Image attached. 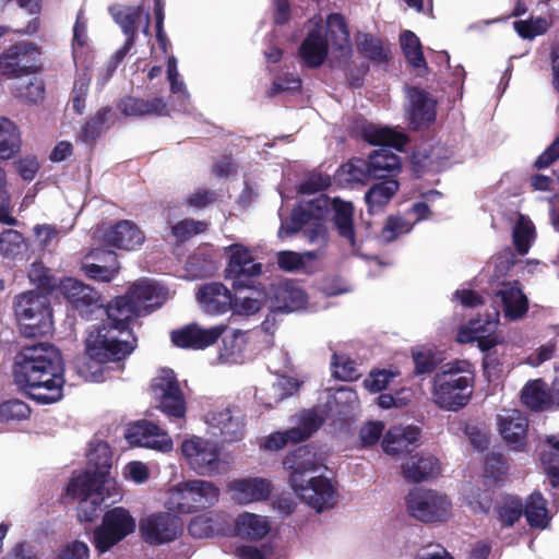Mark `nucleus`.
<instances>
[{
  "label": "nucleus",
  "instance_id": "f257e3e1",
  "mask_svg": "<svg viewBox=\"0 0 559 559\" xmlns=\"http://www.w3.org/2000/svg\"><path fill=\"white\" fill-rule=\"evenodd\" d=\"M331 215L338 236L355 253L358 243L354 229V206L352 202L338 198H329L325 194L301 202L293 210L289 221L282 223L278 237L285 238L299 230L302 231L308 242L323 247L328 239L325 218Z\"/></svg>",
  "mask_w": 559,
  "mask_h": 559
},
{
  "label": "nucleus",
  "instance_id": "f03ea898",
  "mask_svg": "<svg viewBox=\"0 0 559 559\" xmlns=\"http://www.w3.org/2000/svg\"><path fill=\"white\" fill-rule=\"evenodd\" d=\"M13 377L15 384L38 404H53L63 396V358L49 343L23 348L15 357Z\"/></svg>",
  "mask_w": 559,
  "mask_h": 559
},
{
  "label": "nucleus",
  "instance_id": "7ed1b4c3",
  "mask_svg": "<svg viewBox=\"0 0 559 559\" xmlns=\"http://www.w3.org/2000/svg\"><path fill=\"white\" fill-rule=\"evenodd\" d=\"M100 325L93 326L85 338V355L75 361L78 374L85 381L106 380L109 364L122 371L124 360L133 353L136 341L129 329L131 321L112 320L108 314Z\"/></svg>",
  "mask_w": 559,
  "mask_h": 559
},
{
  "label": "nucleus",
  "instance_id": "20e7f679",
  "mask_svg": "<svg viewBox=\"0 0 559 559\" xmlns=\"http://www.w3.org/2000/svg\"><path fill=\"white\" fill-rule=\"evenodd\" d=\"M284 467L289 471V484L296 496L316 512L332 509L338 500L332 480L316 475L323 466V457L308 447L298 448L284 459Z\"/></svg>",
  "mask_w": 559,
  "mask_h": 559
},
{
  "label": "nucleus",
  "instance_id": "39448f33",
  "mask_svg": "<svg viewBox=\"0 0 559 559\" xmlns=\"http://www.w3.org/2000/svg\"><path fill=\"white\" fill-rule=\"evenodd\" d=\"M310 28L299 47V56L310 68L320 67L331 51L336 59H346L352 53L349 33L344 17L337 13L330 14L326 26L321 16L309 21Z\"/></svg>",
  "mask_w": 559,
  "mask_h": 559
},
{
  "label": "nucleus",
  "instance_id": "423d86ee",
  "mask_svg": "<svg viewBox=\"0 0 559 559\" xmlns=\"http://www.w3.org/2000/svg\"><path fill=\"white\" fill-rule=\"evenodd\" d=\"M228 253L226 278L231 281L235 289L231 310L239 316L254 314L269 301L267 294L262 288L248 284L249 278L261 273L262 266L254 262L250 251L240 243L228 247Z\"/></svg>",
  "mask_w": 559,
  "mask_h": 559
},
{
  "label": "nucleus",
  "instance_id": "0eeeda50",
  "mask_svg": "<svg viewBox=\"0 0 559 559\" xmlns=\"http://www.w3.org/2000/svg\"><path fill=\"white\" fill-rule=\"evenodd\" d=\"M473 382L474 370L468 360L447 362L433 377L432 402L441 409L457 411L468 404Z\"/></svg>",
  "mask_w": 559,
  "mask_h": 559
},
{
  "label": "nucleus",
  "instance_id": "6e6552de",
  "mask_svg": "<svg viewBox=\"0 0 559 559\" xmlns=\"http://www.w3.org/2000/svg\"><path fill=\"white\" fill-rule=\"evenodd\" d=\"M167 298V292L156 282L147 278L135 282L129 292L116 298L106 314L112 320L132 321L134 318L150 313L160 307Z\"/></svg>",
  "mask_w": 559,
  "mask_h": 559
},
{
  "label": "nucleus",
  "instance_id": "1a4fd4ad",
  "mask_svg": "<svg viewBox=\"0 0 559 559\" xmlns=\"http://www.w3.org/2000/svg\"><path fill=\"white\" fill-rule=\"evenodd\" d=\"M14 313L23 335H46L52 328V316L47 296L38 292H25L15 297Z\"/></svg>",
  "mask_w": 559,
  "mask_h": 559
},
{
  "label": "nucleus",
  "instance_id": "9d476101",
  "mask_svg": "<svg viewBox=\"0 0 559 559\" xmlns=\"http://www.w3.org/2000/svg\"><path fill=\"white\" fill-rule=\"evenodd\" d=\"M180 450L187 464L199 475L217 476L228 469L216 440L193 435L182 441Z\"/></svg>",
  "mask_w": 559,
  "mask_h": 559
},
{
  "label": "nucleus",
  "instance_id": "9b49d317",
  "mask_svg": "<svg viewBox=\"0 0 559 559\" xmlns=\"http://www.w3.org/2000/svg\"><path fill=\"white\" fill-rule=\"evenodd\" d=\"M109 11L115 22L127 36V39L123 46L115 53L114 60L109 63L103 84L110 78L117 64L132 48L136 32L141 29L145 36L150 35V14L141 5L115 4L110 7Z\"/></svg>",
  "mask_w": 559,
  "mask_h": 559
},
{
  "label": "nucleus",
  "instance_id": "f8f14e48",
  "mask_svg": "<svg viewBox=\"0 0 559 559\" xmlns=\"http://www.w3.org/2000/svg\"><path fill=\"white\" fill-rule=\"evenodd\" d=\"M135 528L136 522L130 511L116 507L105 512L102 523L93 532L92 543L95 550L103 555L134 533Z\"/></svg>",
  "mask_w": 559,
  "mask_h": 559
},
{
  "label": "nucleus",
  "instance_id": "ddd939ff",
  "mask_svg": "<svg viewBox=\"0 0 559 559\" xmlns=\"http://www.w3.org/2000/svg\"><path fill=\"white\" fill-rule=\"evenodd\" d=\"M406 503L411 515L424 523L447 522L453 514L451 499L445 493L433 489L412 490Z\"/></svg>",
  "mask_w": 559,
  "mask_h": 559
},
{
  "label": "nucleus",
  "instance_id": "4468645a",
  "mask_svg": "<svg viewBox=\"0 0 559 559\" xmlns=\"http://www.w3.org/2000/svg\"><path fill=\"white\" fill-rule=\"evenodd\" d=\"M110 490L93 481L88 474L74 475L67 487L68 495L80 500L78 518L81 522H92L98 518L100 506L110 496Z\"/></svg>",
  "mask_w": 559,
  "mask_h": 559
},
{
  "label": "nucleus",
  "instance_id": "2eb2a0df",
  "mask_svg": "<svg viewBox=\"0 0 559 559\" xmlns=\"http://www.w3.org/2000/svg\"><path fill=\"white\" fill-rule=\"evenodd\" d=\"M206 431L213 437L221 438L223 442H238L246 435L245 414L235 406H217L203 416Z\"/></svg>",
  "mask_w": 559,
  "mask_h": 559
},
{
  "label": "nucleus",
  "instance_id": "dca6fc26",
  "mask_svg": "<svg viewBox=\"0 0 559 559\" xmlns=\"http://www.w3.org/2000/svg\"><path fill=\"white\" fill-rule=\"evenodd\" d=\"M152 393L157 408L169 418H182L186 415V402L171 369L162 368L152 381Z\"/></svg>",
  "mask_w": 559,
  "mask_h": 559
},
{
  "label": "nucleus",
  "instance_id": "f3484780",
  "mask_svg": "<svg viewBox=\"0 0 559 559\" xmlns=\"http://www.w3.org/2000/svg\"><path fill=\"white\" fill-rule=\"evenodd\" d=\"M143 540L150 545L174 542L182 531V523L173 512L158 511L143 516L139 523Z\"/></svg>",
  "mask_w": 559,
  "mask_h": 559
},
{
  "label": "nucleus",
  "instance_id": "a211bd4d",
  "mask_svg": "<svg viewBox=\"0 0 559 559\" xmlns=\"http://www.w3.org/2000/svg\"><path fill=\"white\" fill-rule=\"evenodd\" d=\"M124 438L131 445L163 453H168L174 449V442L168 432L145 419L130 424L124 431Z\"/></svg>",
  "mask_w": 559,
  "mask_h": 559
},
{
  "label": "nucleus",
  "instance_id": "6ab92c4d",
  "mask_svg": "<svg viewBox=\"0 0 559 559\" xmlns=\"http://www.w3.org/2000/svg\"><path fill=\"white\" fill-rule=\"evenodd\" d=\"M499 318V311L493 308L491 312L486 314V319L471 320L468 324H464L459 329L456 341L461 344L477 341L480 350L491 349L501 342L499 335L496 334Z\"/></svg>",
  "mask_w": 559,
  "mask_h": 559
},
{
  "label": "nucleus",
  "instance_id": "aec40b11",
  "mask_svg": "<svg viewBox=\"0 0 559 559\" xmlns=\"http://www.w3.org/2000/svg\"><path fill=\"white\" fill-rule=\"evenodd\" d=\"M300 419L301 427L273 432L262 439L260 447L266 451H278L290 442L302 441L322 425L324 416L317 411H307L301 414Z\"/></svg>",
  "mask_w": 559,
  "mask_h": 559
},
{
  "label": "nucleus",
  "instance_id": "412c9836",
  "mask_svg": "<svg viewBox=\"0 0 559 559\" xmlns=\"http://www.w3.org/2000/svg\"><path fill=\"white\" fill-rule=\"evenodd\" d=\"M62 295L80 311L81 316L88 318L92 314L103 317L104 308L98 293L90 286L74 278H66L60 283Z\"/></svg>",
  "mask_w": 559,
  "mask_h": 559
},
{
  "label": "nucleus",
  "instance_id": "4be33fe9",
  "mask_svg": "<svg viewBox=\"0 0 559 559\" xmlns=\"http://www.w3.org/2000/svg\"><path fill=\"white\" fill-rule=\"evenodd\" d=\"M269 307L272 312H296L308 308V296L294 282H285L272 286L269 296Z\"/></svg>",
  "mask_w": 559,
  "mask_h": 559
},
{
  "label": "nucleus",
  "instance_id": "5701e85b",
  "mask_svg": "<svg viewBox=\"0 0 559 559\" xmlns=\"http://www.w3.org/2000/svg\"><path fill=\"white\" fill-rule=\"evenodd\" d=\"M88 468L83 474H88L93 481L115 489L116 483L110 474L112 454L109 445L104 441H93L87 452Z\"/></svg>",
  "mask_w": 559,
  "mask_h": 559
},
{
  "label": "nucleus",
  "instance_id": "b1692460",
  "mask_svg": "<svg viewBox=\"0 0 559 559\" xmlns=\"http://www.w3.org/2000/svg\"><path fill=\"white\" fill-rule=\"evenodd\" d=\"M226 488L231 499L241 506L263 501L272 492L270 480L262 477L233 479L227 484Z\"/></svg>",
  "mask_w": 559,
  "mask_h": 559
},
{
  "label": "nucleus",
  "instance_id": "393cba45",
  "mask_svg": "<svg viewBox=\"0 0 559 559\" xmlns=\"http://www.w3.org/2000/svg\"><path fill=\"white\" fill-rule=\"evenodd\" d=\"M223 324L203 328L199 324H190L171 333L173 343L182 348L204 349L213 345L225 332Z\"/></svg>",
  "mask_w": 559,
  "mask_h": 559
},
{
  "label": "nucleus",
  "instance_id": "a878e982",
  "mask_svg": "<svg viewBox=\"0 0 559 559\" xmlns=\"http://www.w3.org/2000/svg\"><path fill=\"white\" fill-rule=\"evenodd\" d=\"M195 298L205 313L216 316L231 310V293L222 283L213 282L202 285Z\"/></svg>",
  "mask_w": 559,
  "mask_h": 559
},
{
  "label": "nucleus",
  "instance_id": "bb28decb",
  "mask_svg": "<svg viewBox=\"0 0 559 559\" xmlns=\"http://www.w3.org/2000/svg\"><path fill=\"white\" fill-rule=\"evenodd\" d=\"M498 429L503 441L514 451L526 445L528 421L519 412H508L498 417Z\"/></svg>",
  "mask_w": 559,
  "mask_h": 559
},
{
  "label": "nucleus",
  "instance_id": "cd10ccee",
  "mask_svg": "<svg viewBox=\"0 0 559 559\" xmlns=\"http://www.w3.org/2000/svg\"><path fill=\"white\" fill-rule=\"evenodd\" d=\"M302 382L293 377H278L272 384L260 388L255 393L258 403L271 409L283 400L294 395Z\"/></svg>",
  "mask_w": 559,
  "mask_h": 559
},
{
  "label": "nucleus",
  "instance_id": "c85d7f7f",
  "mask_svg": "<svg viewBox=\"0 0 559 559\" xmlns=\"http://www.w3.org/2000/svg\"><path fill=\"white\" fill-rule=\"evenodd\" d=\"M248 335L240 330H230L222 335L217 359L224 365L242 364L247 358Z\"/></svg>",
  "mask_w": 559,
  "mask_h": 559
},
{
  "label": "nucleus",
  "instance_id": "c756f323",
  "mask_svg": "<svg viewBox=\"0 0 559 559\" xmlns=\"http://www.w3.org/2000/svg\"><path fill=\"white\" fill-rule=\"evenodd\" d=\"M104 240L118 249L134 250L144 242L145 236L134 223L122 221L105 233Z\"/></svg>",
  "mask_w": 559,
  "mask_h": 559
},
{
  "label": "nucleus",
  "instance_id": "7c9ffc66",
  "mask_svg": "<svg viewBox=\"0 0 559 559\" xmlns=\"http://www.w3.org/2000/svg\"><path fill=\"white\" fill-rule=\"evenodd\" d=\"M420 431L415 426H393L382 439V449L388 455H399L418 442Z\"/></svg>",
  "mask_w": 559,
  "mask_h": 559
},
{
  "label": "nucleus",
  "instance_id": "2f4dec72",
  "mask_svg": "<svg viewBox=\"0 0 559 559\" xmlns=\"http://www.w3.org/2000/svg\"><path fill=\"white\" fill-rule=\"evenodd\" d=\"M164 507L175 515L198 513L189 480H182L166 491Z\"/></svg>",
  "mask_w": 559,
  "mask_h": 559
},
{
  "label": "nucleus",
  "instance_id": "473e14b6",
  "mask_svg": "<svg viewBox=\"0 0 559 559\" xmlns=\"http://www.w3.org/2000/svg\"><path fill=\"white\" fill-rule=\"evenodd\" d=\"M496 298L501 301L506 317L511 320L521 318L527 311V298L516 283H502Z\"/></svg>",
  "mask_w": 559,
  "mask_h": 559
},
{
  "label": "nucleus",
  "instance_id": "72a5a7b5",
  "mask_svg": "<svg viewBox=\"0 0 559 559\" xmlns=\"http://www.w3.org/2000/svg\"><path fill=\"white\" fill-rule=\"evenodd\" d=\"M234 525L237 536L252 540L264 538L271 531V522L267 516L251 512L238 514Z\"/></svg>",
  "mask_w": 559,
  "mask_h": 559
},
{
  "label": "nucleus",
  "instance_id": "f704fd0d",
  "mask_svg": "<svg viewBox=\"0 0 559 559\" xmlns=\"http://www.w3.org/2000/svg\"><path fill=\"white\" fill-rule=\"evenodd\" d=\"M91 257L99 263H84V273L94 280L110 282L118 273L117 255L112 251L94 250Z\"/></svg>",
  "mask_w": 559,
  "mask_h": 559
},
{
  "label": "nucleus",
  "instance_id": "c9c22d12",
  "mask_svg": "<svg viewBox=\"0 0 559 559\" xmlns=\"http://www.w3.org/2000/svg\"><path fill=\"white\" fill-rule=\"evenodd\" d=\"M408 98V116L415 127H421L433 121L436 116L433 99L418 88L409 90Z\"/></svg>",
  "mask_w": 559,
  "mask_h": 559
},
{
  "label": "nucleus",
  "instance_id": "e433bc0d",
  "mask_svg": "<svg viewBox=\"0 0 559 559\" xmlns=\"http://www.w3.org/2000/svg\"><path fill=\"white\" fill-rule=\"evenodd\" d=\"M167 79L170 85L171 96L166 102L171 111H186L189 107L190 95L187 91L185 82L181 80L177 69V60L175 57H168L167 63Z\"/></svg>",
  "mask_w": 559,
  "mask_h": 559
},
{
  "label": "nucleus",
  "instance_id": "4c0bfd02",
  "mask_svg": "<svg viewBox=\"0 0 559 559\" xmlns=\"http://www.w3.org/2000/svg\"><path fill=\"white\" fill-rule=\"evenodd\" d=\"M404 476L414 481L426 480L436 476L439 471L438 460L431 454L412 455L402 466Z\"/></svg>",
  "mask_w": 559,
  "mask_h": 559
},
{
  "label": "nucleus",
  "instance_id": "58836bf2",
  "mask_svg": "<svg viewBox=\"0 0 559 559\" xmlns=\"http://www.w3.org/2000/svg\"><path fill=\"white\" fill-rule=\"evenodd\" d=\"M361 135L372 145H383L396 150H401L407 140L401 132L370 122L361 126Z\"/></svg>",
  "mask_w": 559,
  "mask_h": 559
},
{
  "label": "nucleus",
  "instance_id": "ea45409f",
  "mask_svg": "<svg viewBox=\"0 0 559 559\" xmlns=\"http://www.w3.org/2000/svg\"><path fill=\"white\" fill-rule=\"evenodd\" d=\"M399 189L400 183L395 179H389L372 185L365 194L368 212L376 214L383 211Z\"/></svg>",
  "mask_w": 559,
  "mask_h": 559
},
{
  "label": "nucleus",
  "instance_id": "a19ab883",
  "mask_svg": "<svg viewBox=\"0 0 559 559\" xmlns=\"http://www.w3.org/2000/svg\"><path fill=\"white\" fill-rule=\"evenodd\" d=\"M451 151L441 143L420 146L414 154V160L424 169L440 170L450 158Z\"/></svg>",
  "mask_w": 559,
  "mask_h": 559
},
{
  "label": "nucleus",
  "instance_id": "79ce46f5",
  "mask_svg": "<svg viewBox=\"0 0 559 559\" xmlns=\"http://www.w3.org/2000/svg\"><path fill=\"white\" fill-rule=\"evenodd\" d=\"M121 110L127 116L169 115L168 104L157 97L152 100L128 97L121 102Z\"/></svg>",
  "mask_w": 559,
  "mask_h": 559
},
{
  "label": "nucleus",
  "instance_id": "37998d69",
  "mask_svg": "<svg viewBox=\"0 0 559 559\" xmlns=\"http://www.w3.org/2000/svg\"><path fill=\"white\" fill-rule=\"evenodd\" d=\"M368 164L371 177L374 178L394 175L401 166L400 157L386 147L374 151L369 156Z\"/></svg>",
  "mask_w": 559,
  "mask_h": 559
},
{
  "label": "nucleus",
  "instance_id": "c03bdc74",
  "mask_svg": "<svg viewBox=\"0 0 559 559\" xmlns=\"http://www.w3.org/2000/svg\"><path fill=\"white\" fill-rule=\"evenodd\" d=\"M189 533L197 538H206L224 533L221 513H203L193 518L188 526Z\"/></svg>",
  "mask_w": 559,
  "mask_h": 559
},
{
  "label": "nucleus",
  "instance_id": "a18cd8bd",
  "mask_svg": "<svg viewBox=\"0 0 559 559\" xmlns=\"http://www.w3.org/2000/svg\"><path fill=\"white\" fill-rule=\"evenodd\" d=\"M521 399L534 411L547 409L554 405L550 392L546 390V383L540 379L528 381L522 390Z\"/></svg>",
  "mask_w": 559,
  "mask_h": 559
},
{
  "label": "nucleus",
  "instance_id": "49530a36",
  "mask_svg": "<svg viewBox=\"0 0 559 559\" xmlns=\"http://www.w3.org/2000/svg\"><path fill=\"white\" fill-rule=\"evenodd\" d=\"M198 512L213 508L221 497V489L216 484L205 479H189Z\"/></svg>",
  "mask_w": 559,
  "mask_h": 559
},
{
  "label": "nucleus",
  "instance_id": "de8ad7c7",
  "mask_svg": "<svg viewBox=\"0 0 559 559\" xmlns=\"http://www.w3.org/2000/svg\"><path fill=\"white\" fill-rule=\"evenodd\" d=\"M12 48L26 76L41 69L40 46L32 41H21L12 45Z\"/></svg>",
  "mask_w": 559,
  "mask_h": 559
},
{
  "label": "nucleus",
  "instance_id": "09e8293b",
  "mask_svg": "<svg viewBox=\"0 0 559 559\" xmlns=\"http://www.w3.org/2000/svg\"><path fill=\"white\" fill-rule=\"evenodd\" d=\"M21 147V134L13 121L0 117V158L13 157Z\"/></svg>",
  "mask_w": 559,
  "mask_h": 559
},
{
  "label": "nucleus",
  "instance_id": "8fccbe9b",
  "mask_svg": "<svg viewBox=\"0 0 559 559\" xmlns=\"http://www.w3.org/2000/svg\"><path fill=\"white\" fill-rule=\"evenodd\" d=\"M525 516L531 526L545 528L550 520L546 500L539 492H533L525 504Z\"/></svg>",
  "mask_w": 559,
  "mask_h": 559
},
{
  "label": "nucleus",
  "instance_id": "3c124183",
  "mask_svg": "<svg viewBox=\"0 0 559 559\" xmlns=\"http://www.w3.org/2000/svg\"><path fill=\"white\" fill-rule=\"evenodd\" d=\"M336 177L341 183H364L371 177L369 164L359 158L349 160L338 168Z\"/></svg>",
  "mask_w": 559,
  "mask_h": 559
},
{
  "label": "nucleus",
  "instance_id": "603ef678",
  "mask_svg": "<svg viewBox=\"0 0 559 559\" xmlns=\"http://www.w3.org/2000/svg\"><path fill=\"white\" fill-rule=\"evenodd\" d=\"M536 237L535 226L533 222L520 215L513 227V243L520 254L528 252Z\"/></svg>",
  "mask_w": 559,
  "mask_h": 559
},
{
  "label": "nucleus",
  "instance_id": "864d4df0",
  "mask_svg": "<svg viewBox=\"0 0 559 559\" xmlns=\"http://www.w3.org/2000/svg\"><path fill=\"white\" fill-rule=\"evenodd\" d=\"M111 122V109L108 107L102 108L82 128L80 138L86 143L92 142L107 130Z\"/></svg>",
  "mask_w": 559,
  "mask_h": 559
},
{
  "label": "nucleus",
  "instance_id": "5fc2aeb1",
  "mask_svg": "<svg viewBox=\"0 0 559 559\" xmlns=\"http://www.w3.org/2000/svg\"><path fill=\"white\" fill-rule=\"evenodd\" d=\"M547 448L542 452V463L552 486L559 485V438H547Z\"/></svg>",
  "mask_w": 559,
  "mask_h": 559
},
{
  "label": "nucleus",
  "instance_id": "6e6d98bb",
  "mask_svg": "<svg viewBox=\"0 0 559 559\" xmlns=\"http://www.w3.org/2000/svg\"><path fill=\"white\" fill-rule=\"evenodd\" d=\"M403 52L413 68L426 70V60L421 51L419 38L411 31H405L400 38Z\"/></svg>",
  "mask_w": 559,
  "mask_h": 559
},
{
  "label": "nucleus",
  "instance_id": "4d7b16f0",
  "mask_svg": "<svg viewBox=\"0 0 559 559\" xmlns=\"http://www.w3.org/2000/svg\"><path fill=\"white\" fill-rule=\"evenodd\" d=\"M14 95L28 103H37L44 98V83L38 78H22L15 81L11 87Z\"/></svg>",
  "mask_w": 559,
  "mask_h": 559
},
{
  "label": "nucleus",
  "instance_id": "13d9d810",
  "mask_svg": "<svg viewBox=\"0 0 559 559\" xmlns=\"http://www.w3.org/2000/svg\"><path fill=\"white\" fill-rule=\"evenodd\" d=\"M356 45L360 53L370 60L381 63L386 57L389 49L376 37L368 34H358Z\"/></svg>",
  "mask_w": 559,
  "mask_h": 559
},
{
  "label": "nucleus",
  "instance_id": "bf43d9fd",
  "mask_svg": "<svg viewBox=\"0 0 559 559\" xmlns=\"http://www.w3.org/2000/svg\"><path fill=\"white\" fill-rule=\"evenodd\" d=\"M23 235L14 229H5L0 234V253L9 259H15L25 250Z\"/></svg>",
  "mask_w": 559,
  "mask_h": 559
},
{
  "label": "nucleus",
  "instance_id": "052dcab7",
  "mask_svg": "<svg viewBox=\"0 0 559 559\" xmlns=\"http://www.w3.org/2000/svg\"><path fill=\"white\" fill-rule=\"evenodd\" d=\"M333 376L343 381H352L359 377V370L354 360L344 354H334L331 362Z\"/></svg>",
  "mask_w": 559,
  "mask_h": 559
},
{
  "label": "nucleus",
  "instance_id": "680f3d73",
  "mask_svg": "<svg viewBox=\"0 0 559 559\" xmlns=\"http://www.w3.org/2000/svg\"><path fill=\"white\" fill-rule=\"evenodd\" d=\"M319 257L316 251H307L298 253L295 251H281L277 253V263L285 271H297L301 269L306 262L312 261Z\"/></svg>",
  "mask_w": 559,
  "mask_h": 559
},
{
  "label": "nucleus",
  "instance_id": "e2e57ef3",
  "mask_svg": "<svg viewBox=\"0 0 559 559\" xmlns=\"http://www.w3.org/2000/svg\"><path fill=\"white\" fill-rule=\"evenodd\" d=\"M207 224L203 221H197L193 218H186L176 223L171 227V234L177 241H186L189 238L205 231Z\"/></svg>",
  "mask_w": 559,
  "mask_h": 559
},
{
  "label": "nucleus",
  "instance_id": "0e129e2a",
  "mask_svg": "<svg viewBox=\"0 0 559 559\" xmlns=\"http://www.w3.org/2000/svg\"><path fill=\"white\" fill-rule=\"evenodd\" d=\"M31 408L20 400H11L0 405V419L3 421H20L28 418Z\"/></svg>",
  "mask_w": 559,
  "mask_h": 559
},
{
  "label": "nucleus",
  "instance_id": "69168bd1",
  "mask_svg": "<svg viewBox=\"0 0 559 559\" xmlns=\"http://www.w3.org/2000/svg\"><path fill=\"white\" fill-rule=\"evenodd\" d=\"M0 74L9 79H15L16 81L26 76L12 46L0 55Z\"/></svg>",
  "mask_w": 559,
  "mask_h": 559
},
{
  "label": "nucleus",
  "instance_id": "338daca9",
  "mask_svg": "<svg viewBox=\"0 0 559 559\" xmlns=\"http://www.w3.org/2000/svg\"><path fill=\"white\" fill-rule=\"evenodd\" d=\"M400 373L392 369L374 370L364 380V386L372 392H380L388 388L391 381Z\"/></svg>",
  "mask_w": 559,
  "mask_h": 559
},
{
  "label": "nucleus",
  "instance_id": "774afa93",
  "mask_svg": "<svg viewBox=\"0 0 559 559\" xmlns=\"http://www.w3.org/2000/svg\"><path fill=\"white\" fill-rule=\"evenodd\" d=\"M55 559H90V548L84 542L72 540L58 548Z\"/></svg>",
  "mask_w": 559,
  "mask_h": 559
}]
</instances>
